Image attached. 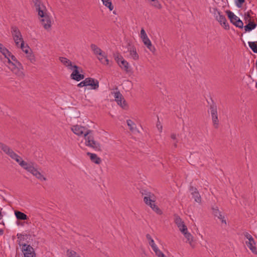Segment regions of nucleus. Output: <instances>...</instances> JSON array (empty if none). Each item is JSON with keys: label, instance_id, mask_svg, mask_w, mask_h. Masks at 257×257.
I'll return each instance as SVG.
<instances>
[{"label": "nucleus", "instance_id": "nucleus-35", "mask_svg": "<svg viewBox=\"0 0 257 257\" xmlns=\"http://www.w3.org/2000/svg\"><path fill=\"white\" fill-rule=\"evenodd\" d=\"M113 57L114 60H115L118 65L120 64V61L124 59L123 57L118 52L113 53Z\"/></svg>", "mask_w": 257, "mask_h": 257}, {"label": "nucleus", "instance_id": "nucleus-56", "mask_svg": "<svg viewBox=\"0 0 257 257\" xmlns=\"http://www.w3.org/2000/svg\"><path fill=\"white\" fill-rule=\"evenodd\" d=\"M213 11H211L210 10V12L211 13H212L213 14H214V16L215 17L216 15V13H217V12H219L218 10H217V9L216 8H213Z\"/></svg>", "mask_w": 257, "mask_h": 257}, {"label": "nucleus", "instance_id": "nucleus-50", "mask_svg": "<svg viewBox=\"0 0 257 257\" xmlns=\"http://www.w3.org/2000/svg\"><path fill=\"white\" fill-rule=\"evenodd\" d=\"M86 83V79H85L84 80L82 81L79 83H78L77 86L78 87H82L83 86L87 87Z\"/></svg>", "mask_w": 257, "mask_h": 257}, {"label": "nucleus", "instance_id": "nucleus-9", "mask_svg": "<svg viewBox=\"0 0 257 257\" xmlns=\"http://www.w3.org/2000/svg\"><path fill=\"white\" fill-rule=\"evenodd\" d=\"M11 29L12 34L14 41L20 40L21 42L24 41L21 33L17 27L12 26Z\"/></svg>", "mask_w": 257, "mask_h": 257}, {"label": "nucleus", "instance_id": "nucleus-3", "mask_svg": "<svg viewBox=\"0 0 257 257\" xmlns=\"http://www.w3.org/2000/svg\"><path fill=\"white\" fill-rule=\"evenodd\" d=\"M69 69L73 71L72 73L70 75V78L71 79L79 81L84 78V75L83 74H81V73H83V70L81 67H80L76 65H73L71 67H69Z\"/></svg>", "mask_w": 257, "mask_h": 257}, {"label": "nucleus", "instance_id": "nucleus-31", "mask_svg": "<svg viewBox=\"0 0 257 257\" xmlns=\"http://www.w3.org/2000/svg\"><path fill=\"white\" fill-rule=\"evenodd\" d=\"M0 148L7 155L12 150L9 146L3 143H0Z\"/></svg>", "mask_w": 257, "mask_h": 257}, {"label": "nucleus", "instance_id": "nucleus-39", "mask_svg": "<svg viewBox=\"0 0 257 257\" xmlns=\"http://www.w3.org/2000/svg\"><path fill=\"white\" fill-rule=\"evenodd\" d=\"M77 253L75 251L71 249L67 250V255L68 257H79L76 256Z\"/></svg>", "mask_w": 257, "mask_h": 257}, {"label": "nucleus", "instance_id": "nucleus-51", "mask_svg": "<svg viewBox=\"0 0 257 257\" xmlns=\"http://www.w3.org/2000/svg\"><path fill=\"white\" fill-rule=\"evenodd\" d=\"M9 57L11 58V60L14 61V63H17L18 60L17 59L16 57L13 55L12 53H11V54L10 55H8Z\"/></svg>", "mask_w": 257, "mask_h": 257}, {"label": "nucleus", "instance_id": "nucleus-25", "mask_svg": "<svg viewBox=\"0 0 257 257\" xmlns=\"http://www.w3.org/2000/svg\"><path fill=\"white\" fill-rule=\"evenodd\" d=\"M0 52L5 56V58H7V56L10 55L11 53L1 43H0Z\"/></svg>", "mask_w": 257, "mask_h": 257}, {"label": "nucleus", "instance_id": "nucleus-54", "mask_svg": "<svg viewBox=\"0 0 257 257\" xmlns=\"http://www.w3.org/2000/svg\"><path fill=\"white\" fill-rule=\"evenodd\" d=\"M17 237H18V238H20V237H21V236H26V237H28L29 236V237H30V236H31V235H30V234H26L25 235H24V234H21V233H18V234H17Z\"/></svg>", "mask_w": 257, "mask_h": 257}, {"label": "nucleus", "instance_id": "nucleus-47", "mask_svg": "<svg viewBox=\"0 0 257 257\" xmlns=\"http://www.w3.org/2000/svg\"><path fill=\"white\" fill-rule=\"evenodd\" d=\"M248 40H257V34L256 33H252L250 34V37Z\"/></svg>", "mask_w": 257, "mask_h": 257}, {"label": "nucleus", "instance_id": "nucleus-40", "mask_svg": "<svg viewBox=\"0 0 257 257\" xmlns=\"http://www.w3.org/2000/svg\"><path fill=\"white\" fill-rule=\"evenodd\" d=\"M235 24L236 25L235 26L236 27L239 28L240 29H242L244 28L243 23L239 18H237V22H235Z\"/></svg>", "mask_w": 257, "mask_h": 257}, {"label": "nucleus", "instance_id": "nucleus-37", "mask_svg": "<svg viewBox=\"0 0 257 257\" xmlns=\"http://www.w3.org/2000/svg\"><path fill=\"white\" fill-rule=\"evenodd\" d=\"M151 5L158 9L162 8L161 5L158 0H151Z\"/></svg>", "mask_w": 257, "mask_h": 257}, {"label": "nucleus", "instance_id": "nucleus-16", "mask_svg": "<svg viewBox=\"0 0 257 257\" xmlns=\"http://www.w3.org/2000/svg\"><path fill=\"white\" fill-rule=\"evenodd\" d=\"M246 22H247V24L244 26L245 33L251 31L254 29L257 26V23L254 22L251 20H249L247 21Z\"/></svg>", "mask_w": 257, "mask_h": 257}, {"label": "nucleus", "instance_id": "nucleus-21", "mask_svg": "<svg viewBox=\"0 0 257 257\" xmlns=\"http://www.w3.org/2000/svg\"><path fill=\"white\" fill-rule=\"evenodd\" d=\"M6 60L4 61V63L12 71L13 69L16 70L15 63L12 62L9 58V56L7 58H5Z\"/></svg>", "mask_w": 257, "mask_h": 257}, {"label": "nucleus", "instance_id": "nucleus-63", "mask_svg": "<svg viewBox=\"0 0 257 257\" xmlns=\"http://www.w3.org/2000/svg\"><path fill=\"white\" fill-rule=\"evenodd\" d=\"M171 138L173 140H176V135L175 134H172L171 135Z\"/></svg>", "mask_w": 257, "mask_h": 257}, {"label": "nucleus", "instance_id": "nucleus-30", "mask_svg": "<svg viewBox=\"0 0 257 257\" xmlns=\"http://www.w3.org/2000/svg\"><path fill=\"white\" fill-rule=\"evenodd\" d=\"M127 125L129 126L130 130L132 132H135L136 131V124L131 119L126 120Z\"/></svg>", "mask_w": 257, "mask_h": 257}, {"label": "nucleus", "instance_id": "nucleus-60", "mask_svg": "<svg viewBox=\"0 0 257 257\" xmlns=\"http://www.w3.org/2000/svg\"><path fill=\"white\" fill-rule=\"evenodd\" d=\"M152 248V249H153V250L155 251L156 250H157V249H158V247L157 246V245L155 244L154 245H152L151 246Z\"/></svg>", "mask_w": 257, "mask_h": 257}, {"label": "nucleus", "instance_id": "nucleus-8", "mask_svg": "<svg viewBox=\"0 0 257 257\" xmlns=\"http://www.w3.org/2000/svg\"><path fill=\"white\" fill-rule=\"evenodd\" d=\"M86 84L87 86H90V89L96 90L99 87V81L94 78L91 77H87L85 78Z\"/></svg>", "mask_w": 257, "mask_h": 257}, {"label": "nucleus", "instance_id": "nucleus-57", "mask_svg": "<svg viewBox=\"0 0 257 257\" xmlns=\"http://www.w3.org/2000/svg\"><path fill=\"white\" fill-rule=\"evenodd\" d=\"M141 37L143 40V42L144 41V40H147L149 39V38L148 37L147 34H146L144 35H143Z\"/></svg>", "mask_w": 257, "mask_h": 257}, {"label": "nucleus", "instance_id": "nucleus-42", "mask_svg": "<svg viewBox=\"0 0 257 257\" xmlns=\"http://www.w3.org/2000/svg\"><path fill=\"white\" fill-rule=\"evenodd\" d=\"M27 57L31 62L33 63L35 61V58L34 55L32 54V51L31 53H29Z\"/></svg>", "mask_w": 257, "mask_h": 257}, {"label": "nucleus", "instance_id": "nucleus-17", "mask_svg": "<svg viewBox=\"0 0 257 257\" xmlns=\"http://www.w3.org/2000/svg\"><path fill=\"white\" fill-rule=\"evenodd\" d=\"M225 13L230 23H232L233 25L235 26V22H237V18H239L235 15L234 13L230 10H226L225 11Z\"/></svg>", "mask_w": 257, "mask_h": 257}, {"label": "nucleus", "instance_id": "nucleus-34", "mask_svg": "<svg viewBox=\"0 0 257 257\" xmlns=\"http://www.w3.org/2000/svg\"><path fill=\"white\" fill-rule=\"evenodd\" d=\"M212 116V120L213 123V125L214 126V127L216 128H217L218 127V116L217 114H211Z\"/></svg>", "mask_w": 257, "mask_h": 257}, {"label": "nucleus", "instance_id": "nucleus-14", "mask_svg": "<svg viewBox=\"0 0 257 257\" xmlns=\"http://www.w3.org/2000/svg\"><path fill=\"white\" fill-rule=\"evenodd\" d=\"M71 130L75 134L80 136L82 135L83 134L84 135V131H86L88 129L84 126H81L78 125H74L71 128Z\"/></svg>", "mask_w": 257, "mask_h": 257}, {"label": "nucleus", "instance_id": "nucleus-19", "mask_svg": "<svg viewBox=\"0 0 257 257\" xmlns=\"http://www.w3.org/2000/svg\"><path fill=\"white\" fill-rule=\"evenodd\" d=\"M90 47L95 55H99V56H104V54L105 53L104 52H103L101 50V49L98 48L96 45L92 44L90 45Z\"/></svg>", "mask_w": 257, "mask_h": 257}, {"label": "nucleus", "instance_id": "nucleus-23", "mask_svg": "<svg viewBox=\"0 0 257 257\" xmlns=\"http://www.w3.org/2000/svg\"><path fill=\"white\" fill-rule=\"evenodd\" d=\"M144 45L153 53L156 51L155 47L152 44V42L149 39L147 40L143 41Z\"/></svg>", "mask_w": 257, "mask_h": 257}, {"label": "nucleus", "instance_id": "nucleus-33", "mask_svg": "<svg viewBox=\"0 0 257 257\" xmlns=\"http://www.w3.org/2000/svg\"><path fill=\"white\" fill-rule=\"evenodd\" d=\"M97 58L102 64L104 65H109V60L107 59L105 53L104 54V56H98Z\"/></svg>", "mask_w": 257, "mask_h": 257}, {"label": "nucleus", "instance_id": "nucleus-64", "mask_svg": "<svg viewBox=\"0 0 257 257\" xmlns=\"http://www.w3.org/2000/svg\"><path fill=\"white\" fill-rule=\"evenodd\" d=\"M149 243L151 246L155 244L153 239H151V240L149 241Z\"/></svg>", "mask_w": 257, "mask_h": 257}, {"label": "nucleus", "instance_id": "nucleus-62", "mask_svg": "<svg viewBox=\"0 0 257 257\" xmlns=\"http://www.w3.org/2000/svg\"><path fill=\"white\" fill-rule=\"evenodd\" d=\"M146 238L149 241L151 240V239H153L151 236L149 234H147L146 235Z\"/></svg>", "mask_w": 257, "mask_h": 257}, {"label": "nucleus", "instance_id": "nucleus-43", "mask_svg": "<svg viewBox=\"0 0 257 257\" xmlns=\"http://www.w3.org/2000/svg\"><path fill=\"white\" fill-rule=\"evenodd\" d=\"M31 165V164L27 163L24 161L21 162L20 166L26 170H28V168H29V166H30Z\"/></svg>", "mask_w": 257, "mask_h": 257}, {"label": "nucleus", "instance_id": "nucleus-53", "mask_svg": "<svg viewBox=\"0 0 257 257\" xmlns=\"http://www.w3.org/2000/svg\"><path fill=\"white\" fill-rule=\"evenodd\" d=\"M33 2L34 3L35 6L43 4L41 3V0H33Z\"/></svg>", "mask_w": 257, "mask_h": 257}, {"label": "nucleus", "instance_id": "nucleus-52", "mask_svg": "<svg viewBox=\"0 0 257 257\" xmlns=\"http://www.w3.org/2000/svg\"><path fill=\"white\" fill-rule=\"evenodd\" d=\"M15 160L19 163V164L20 165L21 164V161H23L24 160H22V158L19 156V155H18V157H16L15 159Z\"/></svg>", "mask_w": 257, "mask_h": 257}, {"label": "nucleus", "instance_id": "nucleus-61", "mask_svg": "<svg viewBox=\"0 0 257 257\" xmlns=\"http://www.w3.org/2000/svg\"><path fill=\"white\" fill-rule=\"evenodd\" d=\"M152 248V249H153V250L155 251L156 250H157V249H158V247L157 246V245L155 244L154 245H152L151 246Z\"/></svg>", "mask_w": 257, "mask_h": 257}, {"label": "nucleus", "instance_id": "nucleus-24", "mask_svg": "<svg viewBox=\"0 0 257 257\" xmlns=\"http://www.w3.org/2000/svg\"><path fill=\"white\" fill-rule=\"evenodd\" d=\"M246 244L247 247L251 250L253 253L255 254H257V250L255 246V243L254 241H253V242L251 241H246Z\"/></svg>", "mask_w": 257, "mask_h": 257}, {"label": "nucleus", "instance_id": "nucleus-15", "mask_svg": "<svg viewBox=\"0 0 257 257\" xmlns=\"http://www.w3.org/2000/svg\"><path fill=\"white\" fill-rule=\"evenodd\" d=\"M128 51L134 60H137L139 58V56L137 52L136 49L134 45H132L130 43H128Z\"/></svg>", "mask_w": 257, "mask_h": 257}, {"label": "nucleus", "instance_id": "nucleus-12", "mask_svg": "<svg viewBox=\"0 0 257 257\" xmlns=\"http://www.w3.org/2000/svg\"><path fill=\"white\" fill-rule=\"evenodd\" d=\"M118 65L126 73L132 74L133 73L132 68L130 66L129 63L124 59L120 61V63Z\"/></svg>", "mask_w": 257, "mask_h": 257}, {"label": "nucleus", "instance_id": "nucleus-59", "mask_svg": "<svg viewBox=\"0 0 257 257\" xmlns=\"http://www.w3.org/2000/svg\"><path fill=\"white\" fill-rule=\"evenodd\" d=\"M146 34L145 30L144 28H142L141 29V37L143 35H144Z\"/></svg>", "mask_w": 257, "mask_h": 257}, {"label": "nucleus", "instance_id": "nucleus-36", "mask_svg": "<svg viewBox=\"0 0 257 257\" xmlns=\"http://www.w3.org/2000/svg\"><path fill=\"white\" fill-rule=\"evenodd\" d=\"M253 15V12L250 10L247 12L245 13L244 14V20L245 21V22L246 23V21L249 20H251V18H252L251 16V15Z\"/></svg>", "mask_w": 257, "mask_h": 257}, {"label": "nucleus", "instance_id": "nucleus-55", "mask_svg": "<svg viewBox=\"0 0 257 257\" xmlns=\"http://www.w3.org/2000/svg\"><path fill=\"white\" fill-rule=\"evenodd\" d=\"M157 127H158L160 132H161L162 130V126L160 125V122L159 121L157 122Z\"/></svg>", "mask_w": 257, "mask_h": 257}, {"label": "nucleus", "instance_id": "nucleus-44", "mask_svg": "<svg viewBox=\"0 0 257 257\" xmlns=\"http://www.w3.org/2000/svg\"><path fill=\"white\" fill-rule=\"evenodd\" d=\"M28 168V169L27 171L32 173L33 175L35 173V172L37 171V170L32 165L29 166V168Z\"/></svg>", "mask_w": 257, "mask_h": 257}, {"label": "nucleus", "instance_id": "nucleus-49", "mask_svg": "<svg viewBox=\"0 0 257 257\" xmlns=\"http://www.w3.org/2000/svg\"><path fill=\"white\" fill-rule=\"evenodd\" d=\"M220 25L225 29V30H229V25L228 23V22H223L222 23L220 24Z\"/></svg>", "mask_w": 257, "mask_h": 257}, {"label": "nucleus", "instance_id": "nucleus-48", "mask_svg": "<svg viewBox=\"0 0 257 257\" xmlns=\"http://www.w3.org/2000/svg\"><path fill=\"white\" fill-rule=\"evenodd\" d=\"M244 235H245V237L248 239V241H251V242H253V241H254V240L253 238V237H252V236L250 234H249L248 233L246 232Z\"/></svg>", "mask_w": 257, "mask_h": 257}, {"label": "nucleus", "instance_id": "nucleus-32", "mask_svg": "<svg viewBox=\"0 0 257 257\" xmlns=\"http://www.w3.org/2000/svg\"><path fill=\"white\" fill-rule=\"evenodd\" d=\"M211 100L212 101V104L210 105V112L211 114H217V106L215 104V103L214 102L212 98H211Z\"/></svg>", "mask_w": 257, "mask_h": 257}, {"label": "nucleus", "instance_id": "nucleus-28", "mask_svg": "<svg viewBox=\"0 0 257 257\" xmlns=\"http://www.w3.org/2000/svg\"><path fill=\"white\" fill-rule=\"evenodd\" d=\"M217 14L218 16H215V19L220 23V24L223 22H226L225 17L223 15H221L220 12H217Z\"/></svg>", "mask_w": 257, "mask_h": 257}, {"label": "nucleus", "instance_id": "nucleus-13", "mask_svg": "<svg viewBox=\"0 0 257 257\" xmlns=\"http://www.w3.org/2000/svg\"><path fill=\"white\" fill-rule=\"evenodd\" d=\"M174 216V221L177 224L178 227L179 228L180 231H184L187 230V226L185 225L184 222L180 216L177 215H175Z\"/></svg>", "mask_w": 257, "mask_h": 257}, {"label": "nucleus", "instance_id": "nucleus-7", "mask_svg": "<svg viewBox=\"0 0 257 257\" xmlns=\"http://www.w3.org/2000/svg\"><path fill=\"white\" fill-rule=\"evenodd\" d=\"M189 190L191 192L192 198L194 199L195 201L200 203L201 202V197L197 189L190 184Z\"/></svg>", "mask_w": 257, "mask_h": 257}, {"label": "nucleus", "instance_id": "nucleus-38", "mask_svg": "<svg viewBox=\"0 0 257 257\" xmlns=\"http://www.w3.org/2000/svg\"><path fill=\"white\" fill-rule=\"evenodd\" d=\"M34 176H36V178L41 180V181L46 180V178L44 177L41 173L38 170L34 174Z\"/></svg>", "mask_w": 257, "mask_h": 257}, {"label": "nucleus", "instance_id": "nucleus-5", "mask_svg": "<svg viewBox=\"0 0 257 257\" xmlns=\"http://www.w3.org/2000/svg\"><path fill=\"white\" fill-rule=\"evenodd\" d=\"M145 193L142 192L143 194H146L147 196L144 198V202L148 205H149L152 209H160L155 204V201L152 198L151 193L149 192V194L146 193V191H144Z\"/></svg>", "mask_w": 257, "mask_h": 257}, {"label": "nucleus", "instance_id": "nucleus-58", "mask_svg": "<svg viewBox=\"0 0 257 257\" xmlns=\"http://www.w3.org/2000/svg\"><path fill=\"white\" fill-rule=\"evenodd\" d=\"M157 214H159V215H161L162 214H163V211H162V210H154Z\"/></svg>", "mask_w": 257, "mask_h": 257}, {"label": "nucleus", "instance_id": "nucleus-27", "mask_svg": "<svg viewBox=\"0 0 257 257\" xmlns=\"http://www.w3.org/2000/svg\"><path fill=\"white\" fill-rule=\"evenodd\" d=\"M103 4L108 8L110 11H111L113 9V6L112 4L111 0H101Z\"/></svg>", "mask_w": 257, "mask_h": 257}, {"label": "nucleus", "instance_id": "nucleus-4", "mask_svg": "<svg viewBox=\"0 0 257 257\" xmlns=\"http://www.w3.org/2000/svg\"><path fill=\"white\" fill-rule=\"evenodd\" d=\"M20 246H22V251L24 255V257H36V254L34 251V248L30 245L26 243L20 244Z\"/></svg>", "mask_w": 257, "mask_h": 257}, {"label": "nucleus", "instance_id": "nucleus-29", "mask_svg": "<svg viewBox=\"0 0 257 257\" xmlns=\"http://www.w3.org/2000/svg\"><path fill=\"white\" fill-rule=\"evenodd\" d=\"M20 48L22 50V51L27 54H28L29 53V50L32 52L31 49L29 47V46L27 44L26 46H25V42L24 41L21 43Z\"/></svg>", "mask_w": 257, "mask_h": 257}, {"label": "nucleus", "instance_id": "nucleus-6", "mask_svg": "<svg viewBox=\"0 0 257 257\" xmlns=\"http://www.w3.org/2000/svg\"><path fill=\"white\" fill-rule=\"evenodd\" d=\"M114 97L115 100L117 102V104L122 108L126 109L127 107L126 102L119 91L114 93Z\"/></svg>", "mask_w": 257, "mask_h": 257}, {"label": "nucleus", "instance_id": "nucleus-22", "mask_svg": "<svg viewBox=\"0 0 257 257\" xmlns=\"http://www.w3.org/2000/svg\"><path fill=\"white\" fill-rule=\"evenodd\" d=\"M59 60L66 67H67L69 69V67H71V66H73V65H72V62L65 57H60Z\"/></svg>", "mask_w": 257, "mask_h": 257}, {"label": "nucleus", "instance_id": "nucleus-1", "mask_svg": "<svg viewBox=\"0 0 257 257\" xmlns=\"http://www.w3.org/2000/svg\"><path fill=\"white\" fill-rule=\"evenodd\" d=\"M38 15L42 19L41 20V24L44 28L48 30L51 27V21L50 17L47 14V9L43 4L35 6Z\"/></svg>", "mask_w": 257, "mask_h": 257}, {"label": "nucleus", "instance_id": "nucleus-18", "mask_svg": "<svg viewBox=\"0 0 257 257\" xmlns=\"http://www.w3.org/2000/svg\"><path fill=\"white\" fill-rule=\"evenodd\" d=\"M87 155L89 156L91 161L96 164H100L101 160L95 154L91 153L90 152L87 153Z\"/></svg>", "mask_w": 257, "mask_h": 257}, {"label": "nucleus", "instance_id": "nucleus-2", "mask_svg": "<svg viewBox=\"0 0 257 257\" xmlns=\"http://www.w3.org/2000/svg\"><path fill=\"white\" fill-rule=\"evenodd\" d=\"M92 132V130H87L85 131L84 135V138L85 140V145L86 146L94 149L95 151H102L100 144L94 140Z\"/></svg>", "mask_w": 257, "mask_h": 257}, {"label": "nucleus", "instance_id": "nucleus-41", "mask_svg": "<svg viewBox=\"0 0 257 257\" xmlns=\"http://www.w3.org/2000/svg\"><path fill=\"white\" fill-rule=\"evenodd\" d=\"M245 0H235V5L238 8H241Z\"/></svg>", "mask_w": 257, "mask_h": 257}, {"label": "nucleus", "instance_id": "nucleus-10", "mask_svg": "<svg viewBox=\"0 0 257 257\" xmlns=\"http://www.w3.org/2000/svg\"><path fill=\"white\" fill-rule=\"evenodd\" d=\"M16 70L13 69L12 72L19 77H23L25 76L23 72L24 70L22 64L18 61L17 63H15Z\"/></svg>", "mask_w": 257, "mask_h": 257}, {"label": "nucleus", "instance_id": "nucleus-20", "mask_svg": "<svg viewBox=\"0 0 257 257\" xmlns=\"http://www.w3.org/2000/svg\"><path fill=\"white\" fill-rule=\"evenodd\" d=\"M15 214L18 220H25L28 219L27 215L18 210H14Z\"/></svg>", "mask_w": 257, "mask_h": 257}, {"label": "nucleus", "instance_id": "nucleus-26", "mask_svg": "<svg viewBox=\"0 0 257 257\" xmlns=\"http://www.w3.org/2000/svg\"><path fill=\"white\" fill-rule=\"evenodd\" d=\"M181 232L184 234V235L187 239V241L191 244V242L193 241V236L191 234V233H190L189 232H188V229H187V230H186L185 231H181Z\"/></svg>", "mask_w": 257, "mask_h": 257}, {"label": "nucleus", "instance_id": "nucleus-45", "mask_svg": "<svg viewBox=\"0 0 257 257\" xmlns=\"http://www.w3.org/2000/svg\"><path fill=\"white\" fill-rule=\"evenodd\" d=\"M8 155L13 159L15 160L16 157H18V155L15 153L13 150L10 151V153H8Z\"/></svg>", "mask_w": 257, "mask_h": 257}, {"label": "nucleus", "instance_id": "nucleus-46", "mask_svg": "<svg viewBox=\"0 0 257 257\" xmlns=\"http://www.w3.org/2000/svg\"><path fill=\"white\" fill-rule=\"evenodd\" d=\"M155 252L158 257H164L165 254L158 248L155 251Z\"/></svg>", "mask_w": 257, "mask_h": 257}, {"label": "nucleus", "instance_id": "nucleus-11", "mask_svg": "<svg viewBox=\"0 0 257 257\" xmlns=\"http://www.w3.org/2000/svg\"><path fill=\"white\" fill-rule=\"evenodd\" d=\"M213 214L215 217H217L219 219L222 223H224L226 225V216L225 213L220 211L219 210H213Z\"/></svg>", "mask_w": 257, "mask_h": 257}]
</instances>
